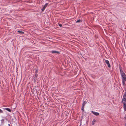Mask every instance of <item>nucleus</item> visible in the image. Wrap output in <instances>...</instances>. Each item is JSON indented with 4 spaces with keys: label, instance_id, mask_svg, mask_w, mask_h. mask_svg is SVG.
<instances>
[{
    "label": "nucleus",
    "instance_id": "f257e3e1",
    "mask_svg": "<svg viewBox=\"0 0 126 126\" xmlns=\"http://www.w3.org/2000/svg\"><path fill=\"white\" fill-rule=\"evenodd\" d=\"M122 102L123 103V108L124 110H126V91L125 92L123 95V98L122 99Z\"/></svg>",
    "mask_w": 126,
    "mask_h": 126
},
{
    "label": "nucleus",
    "instance_id": "f03ea898",
    "mask_svg": "<svg viewBox=\"0 0 126 126\" xmlns=\"http://www.w3.org/2000/svg\"><path fill=\"white\" fill-rule=\"evenodd\" d=\"M122 77V83L123 85L125 86L126 85L125 84V82L126 81V76L125 74H124L121 75Z\"/></svg>",
    "mask_w": 126,
    "mask_h": 126
},
{
    "label": "nucleus",
    "instance_id": "7ed1b4c3",
    "mask_svg": "<svg viewBox=\"0 0 126 126\" xmlns=\"http://www.w3.org/2000/svg\"><path fill=\"white\" fill-rule=\"evenodd\" d=\"M105 62L107 64L108 67L110 68L111 67L109 61L108 60H105Z\"/></svg>",
    "mask_w": 126,
    "mask_h": 126
},
{
    "label": "nucleus",
    "instance_id": "20e7f679",
    "mask_svg": "<svg viewBox=\"0 0 126 126\" xmlns=\"http://www.w3.org/2000/svg\"><path fill=\"white\" fill-rule=\"evenodd\" d=\"M91 112L96 116H98L99 114V113L98 112L93 111H92Z\"/></svg>",
    "mask_w": 126,
    "mask_h": 126
},
{
    "label": "nucleus",
    "instance_id": "39448f33",
    "mask_svg": "<svg viewBox=\"0 0 126 126\" xmlns=\"http://www.w3.org/2000/svg\"><path fill=\"white\" fill-rule=\"evenodd\" d=\"M50 52L52 53H57L58 54L60 53V52L58 51H51Z\"/></svg>",
    "mask_w": 126,
    "mask_h": 126
},
{
    "label": "nucleus",
    "instance_id": "423d86ee",
    "mask_svg": "<svg viewBox=\"0 0 126 126\" xmlns=\"http://www.w3.org/2000/svg\"><path fill=\"white\" fill-rule=\"evenodd\" d=\"M119 69L120 70V72L121 75L125 74V73L123 71L122 69Z\"/></svg>",
    "mask_w": 126,
    "mask_h": 126
},
{
    "label": "nucleus",
    "instance_id": "0eeeda50",
    "mask_svg": "<svg viewBox=\"0 0 126 126\" xmlns=\"http://www.w3.org/2000/svg\"><path fill=\"white\" fill-rule=\"evenodd\" d=\"M86 103V101H83V103L82 104V107H84Z\"/></svg>",
    "mask_w": 126,
    "mask_h": 126
},
{
    "label": "nucleus",
    "instance_id": "6e6552de",
    "mask_svg": "<svg viewBox=\"0 0 126 126\" xmlns=\"http://www.w3.org/2000/svg\"><path fill=\"white\" fill-rule=\"evenodd\" d=\"M4 109L10 112L11 111V109H10L8 108H5Z\"/></svg>",
    "mask_w": 126,
    "mask_h": 126
},
{
    "label": "nucleus",
    "instance_id": "1a4fd4ad",
    "mask_svg": "<svg viewBox=\"0 0 126 126\" xmlns=\"http://www.w3.org/2000/svg\"><path fill=\"white\" fill-rule=\"evenodd\" d=\"M17 32H19L21 34H24V32L22 31H18Z\"/></svg>",
    "mask_w": 126,
    "mask_h": 126
},
{
    "label": "nucleus",
    "instance_id": "9d476101",
    "mask_svg": "<svg viewBox=\"0 0 126 126\" xmlns=\"http://www.w3.org/2000/svg\"><path fill=\"white\" fill-rule=\"evenodd\" d=\"M48 3H46L45 5L44 6V7H45V8H46V7L48 5Z\"/></svg>",
    "mask_w": 126,
    "mask_h": 126
},
{
    "label": "nucleus",
    "instance_id": "9b49d317",
    "mask_svg": "<svg viewBox=\"0 0 126 126\" xmlns=\"http://www.w3.org/2000/svg\"><path fill=\"white\" fill-rule=\"evenodd\" d=\"M96 121L94 119L92 122V124L93 125H94V123Z\"/></svg>",
    "mask_w": 126,
    "mask_h": 126
},
{
    "label": "nucleus",
    "instance_id": "f8f14e48",
    "mask_svg": "<svg viewBox=\"0 0 126 126\" xmlns=\"http://www.w3.org/2000/svg\"><path fill=\"white\" fill-rule=\"evenodd\" d=\"M1 124H3L4 121V120L3 119H2L1 120Z\"/></svg>",
    "mask_w": 126,
    "mask_h": 126
},
{
    "label": "nucleus",
    "instance_id": "ddd939ff",
    "mask_svg": "<svg viewBox=\"0 0 126 126\" xmlns=\"http://www.w3.org/2000/svg\"><path fill=\"white\" fill-rule=\"evenodd\" d=\"M84 107H81V110L83 112H84Z\"/></svg>",
    "mask_w": 126,
    "mask_h": 126
},
{
    "label": "nucleus",
    "instance_id": "4468645a",
    "mask_svg": "<svg viewBox=\"0 0 126 126\" xmlns=\"http://www.w3.org/2000/svg\"><path fill=\"white\" fill-rule=\"evenodd\" d=\"M81 22V20H80V19H79L78 20H77L76 21V23H77Z\"/></svg>",
    "mask_w": 126,
    "mask_h": 126
},
{
    "label": "nucleus",
    "instance_id": "2eb2a0df",
    "mask_svg": "<svg viewBox=\"0 0 126 126\" xmlns=\"http://www.w3.org/2000/svg\"><path fill=\"white\" fill-rule=\"evenodd\" d=\"M45 9V7H43V8H42V9H41L42 11L43 12V11H44Z\"/></svg>",
    "mask_w": 126,
    "mask_h": 126
},
{
    "label": "nucleus",
    "instance_id": "dca6fc26",
    "mask_svg": "<svg viewBox=\"0 0 126 126\" xmlns=\"http://www.w3.org/2000/svg\"><path fill=\"white\" fill-rule=\"evenodd\" d=\"M119 67V69H122V67L121 65L120 64H119L118 65Z\"/></svg>",
    "mask_w": 126,
    "mask_h": 126
},
{
    "label": "nucleus",
    "instance_id": "f3484780",
    "mask_svg": "<svg viewBox=\"0 0 126 126\" xmlns=\"http://www.w3.org/2000/svg\"><path fill=\"white\" fill-rule=\"evenodd\" d=\"M3 113V111L0 109V113Z\"/></svg>",
    "mask_w": 126,
    "mask_h": 126
},
{
    "label": "nucleus",
    "instance_id": "a211bd4d",
    "mask_svg": "<svg viewBox=\"0 0 126 126\" xmlns=\"http://www.w3.org/2000/svg\"><path fill=\"white\" fill-rule=\"evenodd\" d=\"M58 25L60 27H62V24H59Z\"/></svg>",
    "mask_w": 126,
    "mask_h": 126
},
{
    "label": "nucleus",
    "instance_id": "6ab92c4d",
    "mask_svg": "<svg viewBox=\"0 0 126 126\" xmlns=\"http://www.w3.org/2000/svg\"><path fill=\"white\" fill-rule=\"evenodd\" d=\"M8 126H11L10 124H8Z\"/></svg>",
    "mask_w": 126,
    "mask_h": 126
}]
</instances>
